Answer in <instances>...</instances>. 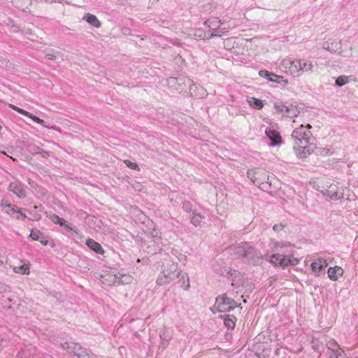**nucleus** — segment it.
<instances>
[{
  "label": "nucleus",
  "mask_w": 358,
  "mask_h": 358,
  "mask_svg": "<svg viewBox=\"0 0 358 358\" xmlns=\"http://www.w3.org/2000/svg\"><path fill=\"white\" fill-rule=\"evenodd\" d=\"M26 117H29L34 122L39 124L44 127L48 128V126L45 125V121L43 120L40 119L39 117L32 115L31 113H29L28 115H27Z\"/></svg>",
  "instance_id": "obj_32"
},
{
  "label": "nucleus",
  "mask_w": 358,
  "mask_h": 358,
  "mask_svg": "<svg viewBox=\"0 0 358 358\" xmlns=\"http://www.w3.org/2000/svg\"><path fill=\"white\" fill-rule=\"evenodd\" d=\"M327 355L329 358H348L344 351L340 348L338 344L333 339L327 343Z\"/></svg>",
  "instance_id": "obj_11"
},
{
  "label": "nucleus",
  "mask_w": 358,
  "mask_h": 358,
  "mask_svg": "<svg viewBox=\"0 0 358 358\" xmlns=\"http://www.w3.org/2000/svg\"><path fill=\"white\" fill-rule=\"evenodd\" d=\"M261 172H263V170L260 169H250L247 173L248 177L252 181L253 183H255L256 182H259L261 180H263V179H261L256 176L259 175Z\"/></svg>",
  "instance_id": "obj_24"
},
{
  "label": "nucleus",
  "mask_w": 358,
  "mask_h": 358,
  "mask_svg": "<svg viewBox=\"0 0 358 358\" xmlns=\"http://www.w3.org/2000/svg\"><path fill=\"white\" fill-rule=\"evenodd\" d=\"M273 106L278 113L290 118L298 116L302 109L296 103H284L281 101H277L274 103Z\"/></svg>",
  "instance_id": "obj_6"
},
{
  "label": "nucleus",
  "mask_w": 358,
  "mask_h": 358,
  "mask_svg": "<svg viewBox=\"0 0 358 358\" xmlns=\"http://www.w3.org/2000/svg\"><path fill=\"white\" fill-rule=\"evenodd\" d=\"M202 218L200 214L193 213L191 217V222L194 226H198L201 223Z\"/></svg>",
  "instance_id": "obj_31"
},
{
  "label": "nucleus",
  "mask_w": 358,
  "mask_h": 358,
  "mask_svg": "<svg viewBox=\"0 0 358 358\" xmlns=\"http://www.w3.org/2000/svg\"><path fill=\"white\" fill-rule=\"evenodd\" d=\"M332 152L330 150V149H323V150L321 152V154L324 155H328L331 154Z\"/></svg>",
  "instance_id": "obj_43"
},
{
  "label": "nucleus",
  "mask_w": 358,
  "mask_h": 358,
  "mask_svg": "<svg viewBox=\"0 0 358 358\" xmlns=\"http://www.w3.org/2000/svg\"><path fill=\"white\" fill-rule=\"evenodd\" d=\"M56 224H59L60 227H64L66 230L73 231L76 234L79 232L77 228L73 227L71 224L69 223L66 220L62 217Z\"/></svg>",
  "instance_id": "obj_26"
},
{
  "label": "nucleus",
  "mask_w": 358,
  "mask_h": 358,
  "mask_svg": "<svg viewBox=\"0 0 358 358\" xmlns=\"http://www.w3.org/2000/svg\"><path fill=\"white\" fill-rule=\"evenodd\" d=\"M232 285H236V284L235 283L234 280H233V282H232Z\"/></svg>",
  "instance_id": "obj_46"
},
{
  "label": "nucleus",
  "mask_w": 358,
  "mask_h": 358,
  "mask_svg": "<svg viewBox=\"0 0 358 358\" xmlns=\"http://www.w3.org/2000/svg\"><path fill=\"white\" fill-rule=\"evenodd\" d=\"M278 251L270 257V262L283 268L289 265H296L299 259L294 257V246L287 243H275L274 245Z\"/></svg>",
  "instance_id": "obj_2"
},
{
  "label": "nucleus",
  "mask_w": 358,
  "mask_h": 358,
  "mask_svg": "<svg viewBox=\"0 0 358 358\" xmlns=\"http://www.w3.org/2000/svg\"><path fill=\"white\" fill-rule=\"evenodd\" d=\"M175 80H176V79H175V78H170V81H175Z\"/></svg>",
  "instance_id": "obj_45"
},
{
  "label": "nucleus",
  "mask_w": 358,
  "mask_h": 358,
  "mask_svg": "<svg viewBox=\"0 0 358 358\" xmlns=\"http://www.w3.org/2000/svg\"><path fill=\"white\" fill-rule=\"evenodd\" d=\"M248 102L250 106L257 110L262 109L264 106L262 101L255 97L250 98Z\"/></svg>",
  "instance_id": "obj_27"
},
{
  "label": "nucleus",
  "mask_w": 358,
  "mask_h": 358,
  "mask_svg": "<svg viewBox=\"0 0 358 358\" xmlns=\"http://www.w3.org/2000/svg\"><path fill=\"white\" fill-rule=\"evenodd\" d=\"M189 92L192 96L202 98L206 95V90L201 86L192 84L189 86Z\"/></svg>",
  "instance_id": "obj_19"
},
{
  "label": "nucleus",
  "mask_w": 358,
  "mask_h": 358,
  "mask_svg": "<svg viewBox=\"0 0 358 358\" xmlns=\"http://www.w3.org/2000/svg\"><path fill=\"white\" fill-rule=\"evenodd\" d=\"M177 269L178 263L171 262L167 264L158 277L157 283L159 285H162L169 283L176 278L181 276L180 279V281L182 280L181 287L185 289H187L190 286L188 275L186 273H181V271H178Z\"/></svg>",
  "instance_id": "obj_3"
},
{
  "label": "nucleus",
  "mask_w": 358,
  "mask_h": 358,
  "mask_svg": "<svg viewBox=\"0 0 358 358\" xmlns=\"http://www.w3.org/2000/svg\"><path fill=\"white\" fill-rule=\"evenodd\" d=\"M323 48L331 52H338L341 49V43L337 40L326 41L323 43Z\"/></svg>",
  "instance_id": "obj_17"
},
{
  "label": "nucleus",
  "mask_w": 358,
  "mask_h": 358,
  "mask_svg": "<svg viewBox=\"0 0 358 358\" xmlns=\"http://www.w3.org/2000/svg\"><path fill=\"white\" fill-rule=\"evenodd\" d=\"M63 350L72 354L78 358H93L94 355L90 354L86 349L82 348L80 344L73 342L65 341L60 343Z\"/></svg>",
  "instance_id": "obj_7"
},
{
  "label": "nucleus",
  "mask_w": 358,
  "mask_h": 358,
  "mask_svg": "<svg viewBox=\"0 0 358 358\" xmlns=\"http://www.w3.org/2000/svg\"><path fill=\"white\" fill-rule=\"evenodd\" d=\"M8 190L15 194L18 198H25L27 194L21 183L14 182L9 185Z\"/></svg>",
  "instance_id": "obj_14"
},
{
  "label": "nucleus",
  "mask_w": 358,
  "mask_h": 358,
  "mask_svg": "<svg viewBox=\"0 0 358 358\" xmlns=\"http://www.w3.org/2000/svg\"><path fill=\"white\" fill-rule=\"evenodd\" d=\"M160 338L162 339L161 342V348L165 349L169 344V341L171 340V336L166 335L165 333L160 334Z\"/></svg>",
  "instance_id": "obj_30"
},
{
  "label": "nucleus",
  "mask_w": 358,
  "mask_h": 358,
  "mask_svg": "<svg viewBox=\"0 0 358 358\" xmlns=\"http://www.w3.org/2000/svg\"><path fill=\"white\" fill-rule=\"evenodd\" d=\"M237 306V302L222 294L216 298L214 308L218 312L225 313L234 310Z\"/></svg>",
  "instance_id": "obj_9"
},
{
  "label": "nucleus",
  "mask_w": 358,
  "mask_h": 358,
  "mask_svg": "<svg viewBox=\"0 0 358 358\" xmlns=\"http://www.w3.org/2000/svg\"><path fill=\"white\" fill-rule=\"evenodd\" d=\"M209 22V27L210 28V36H225L229 32V30L234 28L236 26L235 21L227 19L209 20L206 23Z\"/></svg>",
  "instance_id": "obj_5"
},
{
  "label": "nucleus",
  "mask_w": 358,
  "mask_h": 358,
  "mask_svg": "<svg viewBox=\"0 0 358 358\" xmlns=\"http://www.w3.org/2000/svg\"><path fill=\"white\" fill-rule=\"evenodd\" d=\"M275 80H278V81H280V83H282V82H283V83H287V80H284L283 78H282V79H278V78H275Z\"/></svg>",
  "instance_id": "obj_44"
},
{
  "label": "nucleus",
  "mask_w": 358,
  "mask_h": 358,
  "mask_svg": "<svg viewBox=\"0 0 358 358\" xmlns=\"http://www.w3.org/2000/svg\"><path fill=\"white\" fill-rule=\"evenodd\" d=\"M157 234H158V233H157V231H155V235H154V234L152 235L153 238H154L153 241H154L155 243H157V246H158V248H159V249H158L157 250H158L159 252H161V251L162 250V248L161 247H159V241L161 240V237H160V236H159V237H158V236H157Z\"/></svg>",
  "instance_id": "obj_37"
},
{
  "label": "nucleus",
  "mask_w": 358,
  "mask_h": 358,
  "mask_svg": "<svg viewBox=\"0 0 358 358\" xmlns=\"http://www.w3.org/2000/svg\"><path fill=\"white\" fill-rule=\"evenodd\" d=\"M284 226L282 224H275L273 227V230L275 231H280L283 229Z\"/></svg>",
  "instance_id": "obj_41"
},
{
  "label": "nucleus",
  "mask_w": 358,
  "mask_h": 358,
  "mask_svg": "<svg viewBox=\"0 0 358 358\" xmlns=\"http://www.w3.org/2000/svg\"><path fill=\"white\" fill-rule=\"evenodd\" d=\"M29 236L34 241H38L41 238H43V234L39 229H32Z\"/></svg>",
  "instance_id": "obj_28"
},
{
  "label": "nucleus",
  "mask_w": 358,
  "mask_h": 358,
  "mask_svg": "<svg viewBox=\"0 0 358 358\" xmlns=\"http://www.w3.org/2000/svg\"><path fill=\"white\" fill-rule=\"evenodd\" d=\"M9 204L10 203L6 199H3L0 203L1 210H3L6 208V206Z\"/></svg>",
  "instance_id": "obj_39"
},
{
  "label": "nucleus",
  "mask_w": 358,
  "mask_h": 358,
  "mask_svg": "<svg viewBox=\"0 0 358 358\" xmlns=\"http://www.w3.org/2000/svg\"><path fill=\"white\" fill-rule=\"evenodd\" d=\"M124 164L128 166L129 168L133 169V170H138V166L136 163L131 162L129 160H125Z\"/></svg>",
  "instance_id": "obj_35"
},
{
  "label": "nucleus",
  "mask_w": 358,
  "mask_h": 358,
  "mask_svg": "<svg viewBox=\"0 0 358 358\" xmlns=\"http://www.w3.org/2000/svg\"><path fill=\"white\" fill-rule=\"evenodd\" d=\"M356 358H358V357H356Z\"/></svg>",
  "instance_id": "obj_49"
},
{
  "label": "nucleus",
  "mask_w": 358,
  "mask_h": 358,
  "mask_svg": "<svg viewBox=\"0 0 358 358\" xmlns=\"http://www.w3.org/2000/svg\"><path fill=\"white\" fill-rule=\"evenodd\" d=\"M43 245H47L48 243V241L46 239V238L43 236V238H41V240H38Z\"/></svg>",
  "instance_id": "obj_42"
},
{
  "label": "nucleus",
  "mask_w": 358,
  "mask_h": 358,
  "mask_svg": "<svg viewBox=\"0 0 358 358\" xmlns=\"http://www.w3.org/2000/svg\"><path fill=\"white\" fill-rule=\"evenodd\" d=\"M20 265L13 266V271L18 274L28 275L29 273V263L26 260H20Z\"/></svg>",
  "instance_id": "obj_16"
},
{
  "label": "nucleus",
  "mask_w": 358,
  "mask_h": 358,
  "mask_svg": "<svg viewBox=\"0 0 358 358\" xmlns=\"http://www.w3.org/2000/svg\"><path fill=\"white\" fill-rule=\"evenodd\" d=\"M299 66H300V76H302L303 73H312L313 71V63L306 59H299Z\"/></svg>",
  "instance_id": "obj_15"
},
{
  "label": "nucleus",
  "mask_w": 358,
  "mask_h": 358,
  "mask_svg": "<svg viewBox=\"0 0 358 358\" xmlns=\"http://www.w3.org/2000/svg\"><path fill=\"white\" fill-rule=\"evenodd\" d=\"M3 211L17 220H23L27 217L26 215L21 211V209L13 204L6 205V208Z\"/></svg>",
  "instance_id": "obj_12"
},
{
  "label": "nucleus",
  "mask_w": 358,
  "mask_h": 358,
  "mask_svg": "<svg viewBox=\"0 0 358 358\" xmlns=\"http://www.w3.org/2000/svg\"><path fill=\"white\" fill-rule=\"evenodd\" d=\"M9 107L10 108H12L13 110H15L16 112H17L18 113H20L21 115H23L24 116H27L29 114V112H27V111H26V110H23V109L16 106H14L13 104H10Z\"/></svg>",
  "instance_id": "obj_34"
},
{
  "label": "nucleus",
  "mask_w": 358,
  "mask_h": 358,
  "mask_svg": "<svg viewBox=\"0 0 358 358\" xmlns=\"http://www.w3.org/2000/svg\"><path fill=\"white\" fill-rule=\"evenodd\" d=\"M343 269L340 266L329 267L327 271L328 277L331 280H337L343 274Z\"/></svg>",
  "instance_id": "obj_20"
},
{
  "label": "nucleus",
  "mask_w": 358,
  "mask_h": 358,
  "mask_svg": "<svg viewBox=\"0 0 358 358\" xmlns=\"http://www.w3.org/2000/svg\"><path fill=\"white\" fill-rule=\"evenodd\" d=\"M17 358H50V357L38 352L35 346L29 345L18 352Z\"/></svg>",
  "instance_id": "obj_10"
},
{
  "label": "nucleus",
  "mask_w": 358,
  "mask_h": 358,
  "mask_svg": "<svg viewBox=\"0 0 358 358\" xmlns=\"http://www.w3.org/2000/svg\"><path fill=\"white\" fill-rule=\"evenodd\" d=\"M329 188L330 189L327 191V196L334 200H337L341 198L340 194L334 190V186L331 185Z\"/></svg>",
  "instance_id": "obj_29"
},
{
  "label": "nucleus",
  "mask_w": 358,
  "mask_h": 358,
  "mask_svg": "<svg viewBox=\"0 0 358 358\" xmlns=\"http://www.w3.org/2000/svg\"><path fill=\"white\" fill-rule=\"evenodd\" d=\"M93 358H94V357H93Z\"/></svg>",
  "instance_id": "obj_50"
},
{
  "label": "nucleus",
  "mask_w": 358,
  "mask_h": 358,
  "mask_svg": "<svg viewBox=\"0 0 358 358\" xmlns=\"http://www.w3.org/2000/svg\"><path fill=\"white\" fill-rule=\"evenodd\" d=\"M60 217L57 215H52L50 217V220L54 223V224H57L58 222V221L60 220Z\"/></svg>",
  "instance_id": "obj_38"
},
{
  "label": "nucleus",
  "mask_w": 358,
  "mask_h": 358,
  "mask_svg": "<svg viewBox=\"0 0 358 358\" xmlns=\"http://www.w3.org/2000/svg\"><path fill=\"white\" fill-rule=\"evenodd\" d=\"M159 242H160V243H159L160 244H162V245H164V243H162V242L161 241V240L159 241Z\"/></svg>",
  "instance_id": "obj_47"
},
{
  "label": "nucleus",
  "mask_w": 358,
  "mask_h": 358,
  "mask_svg": "<svg viewBox=\"0 0 358 358\" xmlns=\"http://www.w3.org/2000/svg\"><path fill=\"white\" fill-rule=\"evenodd\" d=\"M98 222H99V224H97V226L100 227L99 224L101 223V221L99 220Z\"/></svg>",
  "instance_id": "obj_48"
},
{
  "label": "nucleus",
  "mask_w": 358,
  "mask_h": 358,
  "mask_svg": "<svg viewBox=\"0 0 358 358\" xmlns=\"http://www.w3.org/2000/svg\"><path fill=\"white\" fill-rule=\"evenodd\" d=\"M300 66L299 59L287 57L284 59L279 65L281 71L289 74L294 78L300 77Z\"/></svg>",
  "instance_id": "obj_8"
},
{
  "label": "nucleus",
  "mask_w": 358,
  "mask_h": 358,
  "mask_svg": "<svg viewBox=\"0 0 358 358\" xmlns=\"http://www.w3.org/2000/svg\"><path fill=\"white\" fill-rule=\"evenodd\" d=\"M182 208L187 212L192 211V206L189 201H184L182 203Z\"/></svg>",
  "instance_id": "obj_36"
},
{
  "label": "nucleus",
  "mask_w": 358,
  "mask_h": 358,
  "mask_svg": "<svg viewBox=\"0 0 358 358\" xmlns=\"http://www.w3.org/2000/svg\"><path fill=\"white\" fill-rule=\"evenodd\" d=\"M310 124H301L299 127L294 129L292 134V139L294 142V149L299 158H306L315 148L312 142L314 140L310 131Z\"/></svg>",
  "instance_id": "obj_1"
},
{
  "label": "nucleus",
  "mask_w": 358,
  "mask_h": 358,
  "mask_svg": "<svg viewBox=\"0 0 358 358\" xmlns=\"http://www.w3.org/2000/svg\"><path fill=\"white\" fill-rule=\"evenodd\" d=\"M83 19L86 21L88 24L96 28H99L101 26V22L99 19L93 14L86 13Z\"/></svg>",
  "instance_id": "obj_21"
},
{
  "label": "nucleus",
  "mask_w": 358,
  "mask_h": 358,
  "mask_svg": "<svg viewBox=\"0 0 358 358\" xmlns=\"http://www.w3.org/2000/svg\"><path fill=\"white\" fill-rule=\"evenodd\" d=\"M259 75L262 78L268 79L269 81L275 83H280L278 80H275V78L278 79H282V76L275 75L266 70L259 71Z\"/></svg>",
  "instance_id": "obj_23"
},
{
  "label": "nucleus",
  "mask_w": 358,
  "mask_h": 358,
  "mask_svg": "<svg viewBox=\"0 0 358 358\" xmlns=\"http://www.w3.org/2000/svg\"><path fill=\"white\" fill-rule=\"evenodd\" d=\"M348 78L345 76H341L338 77L337 79L336 80V84L338 87L343 86L344 85L348 83Z\"/></svg>",
  "instance_id": "obj_33"
},
{
  "label": "nucleus",
  "mask_w": 358,
  "mask_h": 358,
  "mask_svg": "<svg viewBox=\"0 0 358 358\" xmlns=\"http://www.w3.org/2000/svg\"><path fill=\"white\" fill-rule=\"evenodd\" d=\"M328 264L325 259H319L311 264V268L313 272L317 273L324 269Z\"/></svg>",
  "instance_id": "obj_22"
},
{
  "label": "nucleus",
  "mask_w": 358,
  "mask_h": 358,
  "mask_svg": "<svg viewBox=\"0 0 358 358\" xmlns=\"http://www.w3.org/2000/svg\"><path fill=\"white\" fill-rule=\"evenodd\" d=\"M224 324L229 329H234L236 326V317L233 315H227L224 317Z\"/></svg>",
  "instance_id": "obj_25"
},
{
  "label": "nucleus",
  "mask_w": 358,
  "mask_h": 358,
  "mask_svg": "<svg viewBox=\"0 0 358 358\" xmlns=\"http://www.w3.org/2000/svg\"><path fill=\"white\" fill-rule=\"evenodd\" d=\"M229 252L234 258L243 259L245 262L257 264L262 259L261 253L248 243H241L229 248Z\"/></svg>",
  "instance_id": "obj_4"
},
{
  "label": "nucleus",
  "mask_w": 358,
  "mask_h": 358,
  "mask_svg": "<svg viewBox=\"0 0 358 358\" xmlns=\"http://www.w3.org/2000/svg\"><path fill=\"white\" fill-rule=\"evenodd\" d=\"M45 57L49 59H56V55L54 54L53 52H47L45 54Z\"/></svg>",
  "instance_id": "obj_40"
},
{
  "label": "nucleus",
  "mask_w": 358,
  "mask_h": 358,
  "mask_svg": "<svg viewBox=\"0 0 358 358\" xmlns=\"http://www.w3.org/2000/svg\"><path fill=\"white\" fill-rule=\"evenodd\" d=\"M265 134L268 139L271 141L269 145L271 146H276L282 143L281 136L280 133L275 129L268 127L265 130Z\"/></svg>",
  "instance_id": "obj_13"
},
{
  "label": "nucleus",
  "mask_w": 358,
  "mask_h": 358,
  "mask_svg": "<svg viewBox=\"0 0 358 358\" xmlns=\"http://www.w3.org/2000/svg\"><path fill=\"white\" fill-rule=\"evenodd\" d=\"M86 245L90 250H92L94 252L99 255L104 254V250L102 246L98 242L95 241L94 239L88 238L86 241Z\"/></svg>",
  "instance_id": "obj_18"
}]
</instances>
